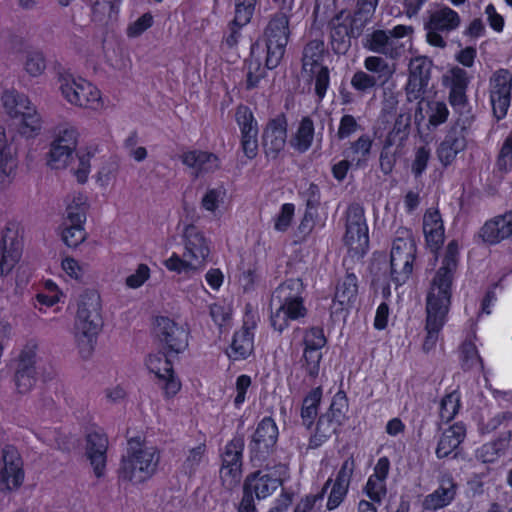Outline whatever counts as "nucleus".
<instances>
[{
  "label": "nucleus",
  "instance_id": "f257e3e1",
  "mask_svg": "<svg viewBox=\"0 0 512 512\" xmlns=\"http://www.w3.org/2000/svg\"><path fill=\"white\" fill-rule=\"evenodd\" d=\"M102 325L100 295L93 290L85 291L80 295L74 327L75 341L83 359L92 355Z\"/></svg>",
  "mask_w": 512,
  "mask_h": 512
},
{
  "label": "nucleus",
  "instance_id": "f03ea898",
  "mask_svg": "<svg viewBox=\"0 0 512 512\" xmlns=\"http://www.w3.org/2000/svg\"><path fill=\"white\" fill-rule=\"evenodd\" d=\"M304 286L300 279H289L280 284L270 299V322L274 330L283 332L290 321L305 317Z\"/></svg>",
  "mask_w": 512,
  "mask_h": 512
},
{
  "label": "nucleus",
  "instance_id": "7ed1b4c3",
  "mask_svg": "<svg viewBox=\"0 0 512 512\" xmlns=\"http://www.w3.org/2000/svg\"><path fill=\"white\" fill-rule=\"evenodd\" d=\"M160 452L155 446L147 445L140 438L128 440L127 453L121 459L119 479L135 484L143 483L157 471Z\"/></svg>",
  "mask_w": 512,
  "mask_h": 512
},
{
  "label": "nucleus",
  "instance_id": "20e7f679",
  "mask_svg": "<svg viewBox=\"0 0 512 512\" xmlns=\"http://www.w3.org/2000/svg\"><path fill=\"white\" fill-rule=\"evenodd\" d=\"M291 35L290 16L281 8L273 14L263 32L267 69L276 68L283 59Z\"/></svg>",
  "mask_w": 512,
  "mask_h": 512
},
{
  "label": "nucleus",
  "instance_id": "39448f33",
  "mask_svg": "<svg viewBox=\"0 0 512 512\" xmlns=\"http://www.w3.org/2000/svg\"><path fill=\"white\" fill-rule=\"evenodd\" d=\"M390 254V277L396 287L410 278L415 260L416 245L408 230L399 232Z\"/></svg>",
  "mask_w": 512,
  "mask_h": 512
},
{
  "label": "nucleus",
  "instance_id": "423d86ee",
  "mask_svg": "<svg viewBox=\"0 0 512 512\" xmlns=\"http://www.w3.org/2000/svg\"><path fill=\"white\" fill-rule=\"evenodd\" d=\"M59 82L62 95L71 104L90 109L101 106L100 91L90 82L70 74L60 75Z\"/></svg>",
  "mask_w": 512,
  "mask_h": 512
},
{
  "label": "nucleus",
  "instance_id": "0eeeda50",
  "mask_svg": "<svg viewBox=\"0 0 512 512\" xmlns=\"http://www.w3.org/2000/svg\"><path fill=\"white\" fill-rule=\"evenodd\" d=\"M345 226V245L355 255L362 256L369 245L368 227L362 206L359 204H351L348 207Z\"/></svg>",
  "mask_w": 512,
  "mask_h": 512
},
{
  "label": "nucleus",
  "instance_id": "6e6552de",
  "mask_svg": "<svg viewBox=\"0 0 512 512\" xmlns=\"http://www.w3.org/2000/svg\"><path fill=\"white\" fill-rule=\"evenodd\" d=\"M450 300L446 297L436 298L433 293H428L426 301V331L427 336L423 343V349L426 352L432 350L439 338V333L443 328L450 309Z\"/></svg>",
  "mask_w": 512,
  "mask_h": 512
},
{
  "label": "nucleus",
  "instance_id": "1a4fd4ad",
  "mask_svg": "<svg viewBox=\"0 0 512 512\" xmlns=\"http://www.w3.org/2000/svg\"><path fill=\"white\" fill-rule=\"evenodd\" d=\"M244 449V437L236 435L225 446L222 454V466L220 478L222 485L227 490L235 488L241 480L242 475V453Z\"/></svg>",
  "mask_w": 512,
  "mask_h": 512
},
{
  "label": "nucleus",
  "instance_id": "9d476101",
  "mask_svg": "<svg viewBox=\"0 0 512 512\" xmlns=\"http://www.w3.org/2000/svg\"><path fill=\"white\" fill-rule=\"evenodd\" d=\"M458 253V243L453 240L447 245L442 266L438 269L432 279L428 293H433L434 297H446L447 300L451 301V286L453 282V275L458 265Z\"/></svg>",
  "mask_w": 512,
  "mask_h": 512
},
{
  "label": "nucleus",
  "instance_id": "9b49d317",
  "mask_svg": "<svg viewBox=\"0 0 512 512\" xmlns=\"http://www.w3.org/2000/svg\"><path fill=\"white\" fill-rule=\"evenodd\" d=\"M77 139L78 133L73 126L68 124L60 126L51 143L48 164L54 169L65 168L73 159Z\"/></svg>",
  "mask_w": 512,
  "mask_h": 512
},
{
  "label": "nucleus",
  "instance_id": "f8f14e48",
  "mask_svg": "<svg viewBox=\"0 0 512 512\" xmlns=\"http://www.w3.org/2000/svg\"><path fill=\"white\" fill-rule=\"evenodd\" d=\"M490 102L494 116L504 118L512 98V74L506 69L495 71L489 80Z\"/></svg>",
  "mask_w": 512,
  "mask_h": 512
},
{
  "label": "nucleus",
  "instance_id": "ddd939ff",
  "mask_svg": "<svg viewBox=\"0 0 512 512\" xmlns=\"http://www.w3.org/2000/svg\"><path fill=\"white\" fill-rule=\"evenodd\" d=\"M277 439V425L272 418L265 417L258 424L250 443L252 460H264L273 451Z\"/></svg>",
  "mask_w": 512,
  "mask_h": 512
},
{
  "label": "nucleus",
  "instance_id": "4468645a",
  "mask_svg": "<svg viewBox=\"0 0 512 512\" xmlns=\"http://www.w3.org/2000/svg\"><path fill=\"white\" fill-rule=\"evenodd\" d=\"M155 333L169 352L180 353L188 346V332L168 317L156 319Z\"/></svg>",
  "mask_w": 512,
  "mask_h": 512
},
{
  "label": "nucleus",
  "instance_id": "2eb2a0df",
  "mask_svg": "<svg viewBox=\"0 0 512 512\" xmlns=\"http://www.w3.org/2000/svg\"><path fill=\"white\" fill-rule=\"evenodd\" d=\"M184 238L185 251L183 257L187 259L186 263L192 270L203 267L210 254L206 238L194 225L185 227Z\"/></svg>",
  "mask_w": 512,
  "mask_h": 512
},
{
  "label": "nucleus",
  "instance_id": "dca6fc26",
  "mask_svg": "<svg viewBox=\"0 0 512 512\" xmlns=\"http://www.w3.org/2000/svg\"><path fill=\"white\" fill-rule=\"evenodd\" d=\"M108 444V438L102 432L92 431L86 435L85 456L97 478L105 474Z\"/></svg>",
  "mask_w": 512,
  "mask_h": 512
},
{
  "label": "nucleus",
  "instance_id": "f3484780",
  "mask_svg": "<svg viewBox=\"0 0 512 512\" xmlns=\"http://www.w3.org/2000/svg\"><path fill=\"white\" fill-rule=\"evenodd\" d=\"M287 138V122L284 115L270 120L262 135V145L268 157L276 158L284 149Z\"/></svg>",
  "mask_w": 512,
  "mask_h": 512
},
{
  "label": "nucleus",
  "instance_id": "a211bd4d",
  "mask_svg": "<svg viewBox=\"0 0 512 512\" xmlns=\"http://www.w3.org/2000/svg\"><path fill=\"white\" fill-rule=\"evenodd\" d=\"M247 306V311L244 317L243 327L240 331L236 332L231 344V353L229 357L234 360L244 359L249 356L254 347L252 329L256 326L255 314Z\"/></svg>",
  "mask_w": 512,
  "mask_h": 512
},
{
  "label": "nucleus",
  "instance_id": "6ab92c4d",
  "mask_svg": "<svg viewBox=\"0 0 512 512\" xmlns=\"http://www.w3.org/2000/svg\"><path fill=\"white\" fill-rule=\"evenodd\" d=\"M3 468L0 480L9 490L17 489L24 481L23 462L19 453L13 447L2 451Z\"/></svg>",
  "mask_w": 512,
  "mask_h": 512
},
{
  "label": "nucleus",
  "instance_id": "aec40b11",
  "mask_svg": "<svg viewBox=\"0 0 512 512\" xmlns=\"http://www.w3.org/2000/svg\"><path fill=\"white\" fill-rule=\"evenodd\" d=\"M457 493V484L450 475H443L439 479L438 488L425 496L422 507L424 510L437 511L448 506Z\"/></svg>",
  "mask_w": 512,
  "mask_h": 512
},
{
  "label": "nucleus",
  "instance_id": "412c9836",
  "mask_svg": "<svg viewBox=\"0 0 512 512\" xmlns=\"http://www.w3.org/2000/svg\"><path fill=\"white\" fill-rule=\"evenodd\" d=\"M358 296V279L354 273L347 272L338 281L333 300L332 310L337 313L353 306Z\"/></svg>",
  "mask_w": 512,
  "mask_h": 512
},
{
  "label": "nucleus",
  "instance_id": "4be33fe9",
  "mask_svg": "<svg viewBox=\"0 0 512 512\" xmlns=\"http://www.w3.org/2000/svg\"><path fill=\"white\" fill-rule=\"evenodd\" d=\"M17 168V160L12 151L5 129L0 126V190L6 189L13 181Z\"/></svg>",
  "mask_w": 512,
  "mask_h": 512
},
{
  "label": "nucleus",
  "instance_id": "5701e85b",
  "mask_svg": "<svg viewBox=\"0 0 512 512\" xmlns=\"http://www.w3.org/2000/svg\"><path fill=\"white\" fill-rule=\"evenodd\" d=\"M281 484V479L273 473L257 471L250 474L243 488L252 495L255 494L257 499H264L271 495Z\"/></svg>",
  "mask_w": 512,
  "mask_h": 512
},
{
  "label": "nucleus",
  "instance_id": "b1692460",
  "mask_svg": "<svg viewBox=\"0 0 512 512\" xmlns=\"http://www.w3.org/2000/svg\"><path fill=\"white\" fill-rule=\"evenodd\" d=\"M423 232L427 245L432 251L438 250L444 242V224L440 212L430 208L423 216Z\"/></svg>",
  "mask_w": 512,
  "mask_h": 512
},
{
  "label": "nucleus",
  "instance_id": "393cba45",
  "mask_svg": "<svg viewBox=\"0 0 512 512\" xmlns=\"http://www.w3.org/2000/svg\"><path fill=\"white\" fill-rule=\"evenodd\" d=\"M512 234V214H505L490 220L481 228V237L490 244H495Z\"/></svg>",
  "mask_w": 512,
  "mask_h": 512
},
{
  "label": "nucleus",
  "instance_id": "a878e982",
  "mask_svg": "<svg viewBox=\"0 0 512 512\" xmlns=\"http://www.w3.org/2000/svg\"><path fill=\"white\" fill-rule=\"evenodd\" d=\"M365 48L390 58L399 55V46L395 39H392L387 31L375 30L366 36Z\"/></svg>",
  "mask_w": 512,
  "mask_h": 512
},
{
  "label": "nucleus",
  "instance_id": "bb28decb",
  "mask_svg": "<svg viewBox=\"0 0 512 512\" xmlns=\"http://www.w3.org/2000/svg\"><path fill=\"white\" fill-rule=\"evenodd\" d=\"M466 428L462 423H455L446 429L437 444L436 456L441 459L448 457L463 442Z\"/></svg>",
  "mask_w": 512,
  "mask_h": 512
},
{
  "label": "nucleus",
  "instance_id": "cd10ccee",
  "mask_svg": "<svg viewBox=\"0 0 512 512\" xmlns=\"http://www.w3.org/2000/svg\"><path fill=\"white\" fill-rule=\"evenodd\" d=\"M331 44L333 50L337 53H345L350 46V38L359 36L357 28L354 23V17L351 20L350 27L347 24L340 23V18L336 17L331 22Z\"/></svg>",
  "mask_w": 512,
  "mask_h": 512
},
{
  "label": "nucleus",
  "instance_id": "c85d7f7f",
  "mask_svg": "<svg viewBox=\"0 0 512 512\" xmlns=\"http://www.w3.org/2000/svg\"><path fill=\"white\" fill-rule=\"evenodd\" d=\"M184 165L195 170L196 174L208 173L217 170L220 166L218 157L205 151H189L182 155Z\"/></svg>",
  "mask_w": 512,
  "mask_h": 512
},
{
  "label": "nucleus",
  "instance_id": "c756f323",
  "mask_svg": "<svg viewBox=\"0 0 512 512\" xmlns=\"http://www.w3.org/2000/svg\"><path fill=\"white\" fill-rule=\"evenodd\" d=\"M323 53L324 42L322 40H312L304 47L302 69L310 77L316 72V69L323 67L321 65Z\"/></svg>",
  "mask_w": 512,
  "mask_h": 512
},
{
  "label": "nucleus",
  "instance_id": "7c9ffc66",
  "mask_svg": "<svg viewBox=\"0 0 512 512\" xmlns=\"http://www.w3.org/2000/svg\"><path fill=\"white\" fill-rule=\"evenodd\" d=\"M2 258L0 268L2 273H9L18 263L22 255V244L16 238H3V245L0 246Z\"/></svg>",
  "mask_w": 512,
  "mask_h": 512
},
{
  "label": "nucleus",
  "instance_id": "2f4dec72",
  "mask_svg": "<svg viewBox=\"0 0 512 512\" xmlns=\"http://www.w3.org/2000/svg\"><path fill=\"white\" fill-rule=\"evenodd\" d=\"M472 123L473 121H469L467 117H457L443 141L453 147L454 150L462 152L466 148V134Z\"/></svg>",
  "mask_w": 512,
  "mask_h": 512
},
{
  "label": "nucleus",
  "instance_id": "473e14b6",
  "mask_svg": "<svg viewBox=\"0 0 512 512\" xmlns=\"http://www.w3.org/2000/svg\"><path fill=\"white\" fill-rule=\"evenodd\" d=\"M87 208V198L83 194L69 196L62 223L84 224Z\"/></svg>",
  "mask_w": 512,
  "mask_h": 512
},
{
  "label": "nucleus",
  "instance_id": "72a5a7b5",
  "mask_svg": "<svg viewBox=\"0 0 512 512\" xmlns=\"http://www.w3.org/2000/svg\"><path fill=\"white\" fill-rule=\"evenodd\" d=\"M510 438L511 432H507L498 439L482 445L481 448L477 451L478 459H480L483 463L495 462L501 455L504 454L508 448Z\"/></svg>",
  "mask_w": 512,
  "mask_h": 512
},
{
  "label": "nucleus",
  "instance_id": "f704fd0d",
  "mask_svg": "<svg viewBox=\"0 0 512 512\" xmlns=\"http://www.w3.org/2000/svg\"><path fill=\"white\" fill-rule=\"evenodd\" d=\"M460 24L457 12L449 7L442 8L432 13L429 27L434 30L450 31L456 29Z\"/></svg>",
  "mask_w": 512,
  "mask_h": 512
},
{
  "label": "nucleus",
  "instance_id": "c9c22d12",
  "mask_svg": "<svg viewBox=\"0 0 512 512\" xmlns=\"http://www.w3.org/2000/svg\"><path fill=\"white\" fill-rule=\"evenodd\" d=\"M411 125V113L409 109L402 108L397 115L393 128L387 137V144L394 145L396 142L401 143L409 134Z\"/></svg>",
  "mask_w": 512,
  "mask_h": 512
},
{
  "label": "nucleus",
  "instance_id": "e433bc0d",
  "mask_svg": "<svg viewBox=\"0 0 512 512\" xmlns=\"http://www.w3.org/2000/svg\"><path fill=\"white\" fill-rule=\"evenodd\" d=\"M313 139L314 123L310 117H304L300 122L292 145L297 151L303 153L311 147Z\"/></svg>",
  "mask_w": 512,
  "mask_h": 512
},
{
  "label": "nucleus",
  "instance_id": "4c0bfd02",
  "mask_svg": "<svg viewBox=\"0 0 512 512\" xmlns=\"http://www.w3.org/2000/svg\"><path fill=\"white\" fill-rule=\"evenodd\" d=\"M2 101L6 112L11 117H19L31 105L27 96L14 90L5 91L2 95Z\"/></svg>",
  "mask_w": 512,
  "mask_h": 512
},
{
  "label": "nucleus",
  "instance_id": "58836bf2",
  "mask_svg": "<svg viewBox=\"0 0 512 512\" xmlns=\"http://www.w3.org/2000/svg\"><path fill=\"white\" fill-rule=\"evenodd\" d=\"M340 426L328 416L322 415L318 420L316 432L310 439L309 447L315 449L321 446Z\"/></svg>",
  "mask_w": 512,
  "mask_h": 512
},
{
  "label": "nucleus",
  "instance_id": "ea45409f",
  "mask_svg": "<svg viewBox=\"0 0 512 512\" xmlns=\"http://www.w3.org/2000/svg\"><path fill=\"white\" fill-rule=\"evenodd\" d=\"M38 361V344L34 340L28 341L21 349L16 360L17 370L36 373V364Z\"/></svg>",
  "mask_w": 512,
  "mask_h": 512
},
{
  "label": "nucleus",
  "instance_id": "a19ab883",
  "mask_svg": "<svg viewBox=\"0 0 512 512\" xmlns=\"http://www.w3.org/2000/svg\"><path fill=\"white\" fill-rule=\"evenodd\" d=\"M19 117H21L20 133L26 137L38 134L42 128V120L32 105L29 106Z\"/></svg>",
  "mask_w": 512,
  "mask_h": 512
},
{
  "label": "nucleus",
  "instance_id": "79ce46f5",
  "mask_svg": "<svg viewBox=\"0 0 512 512\" xmlns=\"http://www.w3.org/2000/svg\"><path fill=\"white\" fill-rule=\"evenodd\" d=\"M321 394V389L315 388L303 400L301 418L303 420V424L308 428L312 425L315 417L317 416Z\"/></svg>",
  "mask_w": 512,
  "mask_h": 512
},
{
  "label": "nucleus",
  "instance_id": "37998d69",
  "mask_svg": "<svg viewBox=\"0 0 512 512\" xmlns=\"http://www.w3.org/2000/svg\"><path fill=\"white\" fill-rule=\"evenodd\" d=\"M377 4L378 0H358L357 10L353 16L357 33H361L366 24L371 20Z\"/></svg>",
  "mask_w": 512,
  "mask_h": 512
},
{
  "label": "nucleus",
  "instance_id": "c03bdc74",
  "mask_svg": "<svg viewBox=\"0 0 512 512\" xmlns=\"http://www.w3.org/2000/svg\"><path fill=\"white\" fill-rule=\"evenodd\" d=\"M61 236L68 247H78L86 239L84 224L62 223Z\"/></svg>",
  "mask_w": 512,
  "mask_h": 512
},
{
  "label": "nucleus",
  "instance_id": "a18cd8bd",
  "mask_svg": "<svg viewBox=\"0 0 512 512\" xmlns=\"http://www.w3.org/2000/svg\"><path fill=\"white\" fill-rule=\"evenodd\" d=\"M245 67L247 69L246 88L253 89L258 86L259 81L266 75L267 66L263 67L260 60L252 54L246 60Z\"/></svg>",
  "mask_w": 512,
  "mask_h": 512
},
{
  "label": "nucleus",
  "instance_id": "49530a36",
  "mask_svg": "<svg viewBox=\"0 0 512 512\" xmlns=\"http://www.w3.org/2000/svg\"><path fill=\"white\" fill-rule=\"evenodd\" d=\"M347 410L348 399L345 393L340 391L334 395L329 410L324 415L341 425L345 419Z\"/></svg>",
  "mask_w": 512,
  "mask_h": 512
},
{
  "label": "nucleus",
  "instance_id": "de8ad7c7",
  "mask_svg": "<svg viewBox=\"0 0 512 512\" xmlns=\"http://www.w3.org/2000/svg\"><path fill=\"white\" fill-rule=\"evenodd\" d=\"M460 352L462 366L464 369H472L476 366H479L481 369H483L482 359L478 354L476 345L472 341H464L460 347Z\"/></svg>",
  "mask_w": 512,
  "mask_h": 512
},
{
  "label": "nucleus",
  "instance_id": "09e8293b",
  "mask_svg": "<svg viewBox=\"0 0 512 512\" xmlns=\"http://www.w3.org/2000/svg\"><path fill=\"white\" fill-rule=\"evenodd\" d=\"M460 397L456 392L446 395L440 403L439 416L442 422H450L458 413Z\"/></svg>",
  "mask_w": 512,
  "mask_h": 512
},
{
  "label": "nucleus",
  "instance_id": "8fccbe9b",
  "mask_svg": "<svg viewBox=\"0 0 512 512\" xmlns=\"http://www.w3.org/2000/svg\"><path fill=\"white\" fill-rule=\"evenodd\" d=\"M449 102L454 108L458 117H467L469 121H473L474 117L468 106V99L465 90H451L449 92Z\"/></svg>",
  "mask_w": 512,
  "mask_h": 512
},
{
  "label": "nucleus",
  "instance_id": "3c124183",
  "mask_svg": "<svg viewBox=\"0 0 512 512\" xmlns=\"http://www.w3.org/2000/svg\"><path fill=\"white\" fill-rule=\"evenodd\" d=\"M205 452V444H199L197 447L189 450L188 455L182 464V471L185 475L190 477L195 474L204 458Z\"/></svg>",
  "mask_w": 512,
  "mask_h": 512
},
{
  "label": "nucleus",
  "instance_id": "603ef678",
  "mask_svg": "<svg viewBox=\"0 0 512 512\" xmlns=\"http://www.w3.org/2000/svg\"><path fill=\"white\" fill-rule=\"evenodd\" d=\"M256 0H236L233 25L242 27L250 22L254 13Z\"/></svg>",
  "mask_w": 512,
  "mask_h": 512
},
{
  "label": "nucleus",
  "instance_id": "864d4df0",
  "mask_svg": "<svg viewBox=\"0 0 512 512\" xmlns=\"http://www.w3.org/2000/svg\"><path fill=\"white\" fill-rule=\"evenodd\" d=\"M364 66L368 71L376 74L374 76L379 79L380 83H384L385 81H387V79L392 74V71L390 70L389 65L381 57H377V56L367 57L365 59Z\"/></svg>",
  "mask_w": 512,
  "mask_h": 512
},
{
  "label": "nucleus",
  "instance_id": "5fc2aeb1",
  "mask_svg": "<svg viewBox=\"0 0 512 512\" xmlns=\"http://www.w3.org/2000/svg\"><path fill=\"white\" fill-rule=\"evenodd\" d=\"M321 359L322 353L320 349L304 348V353L301 360L302 367L310 377L315 378L318 376Z\"/></svg>",
  "mask_w": 512,
  "mask_h": 512
},
{
  "label": "nucleus",
  "instance_id": "6e6d98bb",
  "mask_svg": "<svg viewBox=\"0 0 512 512\" xmlns=\"http://www.w3.org/2000/svg\"><path fill=\"white\" fill-rule=\"evenodd\" d=\"M147 363L150 370L153 371L159 379L171 376V373L173 372L172 363L168 359L167 355L160 353L150 355Z\"/></svg>",
  "mask_w": 512,
  "mask_h": 512
},
{
  "label": "nucleus",
  "instance_id": "4d7b16f0",
  "mask_svg": "<svg viewBox=\"0 0 512 512\" xmlns=\"http://www.w3.org/2000/svg\"><path fill=\"white\" fill-rule=\"evenodd\" d=\"M361 129L362 127L359 123V119L351 114H344L340 119L336 137L338 140H344L351 137Z\"/></svg>",
  "mask_w": 512,
  "mask_h": 512
},
{
  "label": "nucleus",
  "instance_id": "13d9d810",
  "mask_svg": "<svg viewBox=\"0 0 512 512\" xmlns=\"http://www.w3.org/2000/svg\"><path fill=\"white\" fill-rule=\"evenodd\" d=\"M431 66L426 57H416L410 61L409 77L429 82Z\"/></svg>",
  "mask_w": 512,
  "mask_h": 512
},
{
  "label": "nucleus",
  "instance_id": "bf43d9fd",
  "mask_svg": "<svg viewBox=\"0 0 512 512\" xmlns=\"http://www.w3.org/2000/svg\"><path fill=\"white\" fill-rule=\"evenodd\" d=\"M26 72L32 77L40 76L46 69V61L42 52L32 51L26 56L24 64Z\"/></svg>",
  "mask_w": 512,
  "mask_h": 512
},
{
  "label": "nucleus",
  "instance_id": "052dcab7",
  "mask_svg": "<svg viewBox=\"0 0 512 512\" xmlns=\"http://www.w3.org/2000/svg\"><path fill=\"white\" fill-rule=\"evenodd\" d=\"M449 115L447 105L441 101H432L428 104V118L429 124L432 126H439L443 124Z\"/></svg>",
  "mask_w": 512,
  "mask_h": 512
},
{
  "label": "nucleus",
  "instance_id": "680f3d73",
  "mask_svg": "<svg viewBox=\"0 0 512 512\" xmlns=\"http://www.w3.org/2000/svg\"><path fill=\"white\" fill-rule=\"evenodd\" d=\"M365 490L372 501L380 503L387 493L386 482L377 478V476H370Z\"/></svg>",
  "mask_w": 512,
  "mask_h": 512
},
{
  "label": "nucleus",
  "instance_id": "e2e57ef3",
  "mask_svg": "<svg viewBox=\"0 0 512 512\" xmlns=\"http://www.w3.org/2000/svg\"><path fill=\"white\" fill-rule=\"evenodd\" d=\"M446 79L449 82V88L451 90L467 91L470 79L468 73L464 69L460 67H453L446 76Z\"/></svg>",
  "mask_w": 512,
  "mask_h": 512
},
{
  "label": "nucleus",
  "instance_id": "0e129e2a",
  "mask_svg": "<svg viewBox=\"0 0 512 512\" xmlns=\"http://www.w3.org/2000/svg\"><path fill=\"white\" fill-rule=\"evenodd\" d=\"M154 19L151 13H144L134 22L129 24L126 34L129 38H136L142 35L153 25Z\"/></svg>",
  "mask_w": 512,
  "mask_h": 512
},
{
  "label": "nucleus",
  "instance_id": "69168bd1",
  "mask_svg": "<svg viewBox=\"0 0 512 512\" xmlns=\"http://www.w3.org/2000/svg\"><path fill=\"white\" fill-rule=\"evenodd\" d=\"M428 85L427 81L408 78V82L405 86V93L408 102H413L416 100H422L426 91V87Z\"/></svg>",
  "mask_w": 512,
  "mask_h": 512
},
{
  "label": "nucleus",
  "instance_id": "338daca9",
  "mask_svg": "<svg viewBox=\"0 0 512 512\" xmlns=\"http://www.w3.org/2000/svg\"><path fill=\"white\" fill-rule=\"evenodd\" d=\"M14 381L18 393L26 394L36 383V373L15 369Z\"/></svg>",
  "mask_w": 512,
  "mask_h": 512
},
{
  "label": "nucleus",
  "instance_id": "774afa93",
  "mask_svg": "<svg viewBox=\"0 0 512 512\" xmlns=\"http://www.w3.org/2000/svg\"><path fill=\"white\" fill-rule=\"evenodd\" d=\"M378 83H380L378 78L363 71H357L351 79L353 88L361 92L373 88Z\"/></svg>",
  "mask_w": 512,
  "mask_h": 512
}]
</instances>
